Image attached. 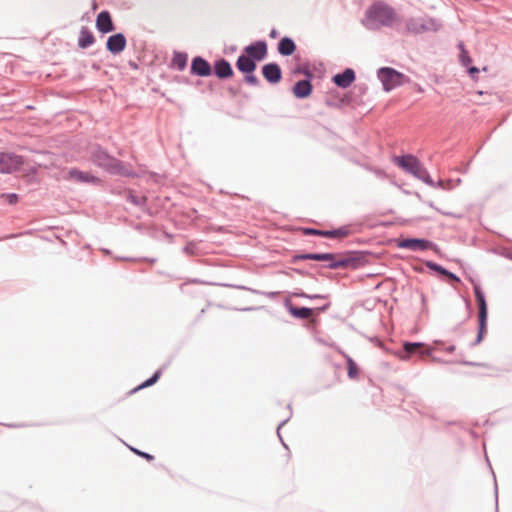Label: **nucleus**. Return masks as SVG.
<instances>
[{"label":"nucleus","mask_w":512,"mask_h":512,"mask_svg":"<svg viewBox=\"0 0 512 512\" xmlns=\"http://www.w3.org/2000/svg\"><path fill=\"white\" fill-rule=\"evenodd\" d=\"M395 10L384 2L372 4L361 19V24L370 31H377L383 27H391L396 21Z\"/></svg>","instance_id":"f257e3e1"},{"label":"nucleus","mask_w":512,"mask_h":512,"mask_svg":"<svg viewBox=\"0 0 512 512\" xmlns=\"http://www.w3.org/2000/svg\"><path fill=\"white\" fill-rule=\"evenodd\" d=\"M91 161L94 165L103 169L111 175L131 176L132 172L126 168L123 163L107 153L99 146L93 147L91 151Z\"/></svg>","instance_id":"f03ea898"},{"label":"nucleus","mask_w":512,"mask_h":512,"mask_svg":"<svg viewBox=\"0 0 512 512\" xmlns=\"http://www.w3.org/2000/svg\"><path fill=\"white\" fill-rule=\"evenodd\" d=\"M299 260L327 261L329 269L357 268L359 259L354 256H339L332 253H307L296 256Z\"/></svg>","instance_id":"7ed1b4c3"},{"label":"nucleus","mask_w":512,"mask_h":512,"mask_svg":"<svg viewBox=\"0 0 512 512\" xmlns=\"http://www.w3.org/2000/svg\"><path fill=\"white\" fill-rule=\"evenodd\" d=\"M394 163L401 167L405 172L413 175L417 179L423 181L429 186H435V182L430 177L426 168L414 155L408 154L404 156L394 157Z\"/></svg>","instance_id":"20e7f679"},{"label":"nucleus","mask_w":512,"mask_h":512,"mask_svg":"<svg viewBox=\"0 0 512 512\" xmlns=\"http://www.w3.org/2000/svg\"><path fill=\"white\" fill-rule=\"evenodd\" d=\"M377 75L385 91H391L392 89L400 86L404 79V75L402 73L389 67L380 68Z\"/></svg>","instance_id":"39448f33"},{"label":"nucleus","mask_w":512,"mask_h":512,"mask_svg":"<svg viewBox=\"0 0 512 512\" xmlns=\"http://www.w3.org/2000/svg\"><path fill=\"white\" fill-rule=\"evenodd\" d=\"M406 27L409 32L420 34L427 31H437L440 25L432 18L415 17L407 21Z\"/></svg>","instance_id":"423d86ee"},{"label":"nucleus","mask_w":512,"mask_h":512,"mask_svg":"<svg viewBox=\"0 0 512 512\" xmlns=\"http://www.w3.org/2000/svg\"><path fill=\"white\" fill-rule=\"evenodd\" d=\"M24 164L23 157L14 153L0 152V173L11 174Z\"/></svg>","instance_id":"0eeeda50"},{"label":"nucleus","mask_w":512,"mask_h":512,"mask_svg":"<svg viewBox=\"0 0 512 512\" xmlns=\"http://www.w3.org/2000/svg\"><path fill=\"white\" fill-rule=\"evenodd\" d=\"M474 294L478 303L479 308V331L478 333L483 334L486 329V321H487V303L479 286H474Z\"/></svg>","instance_id":"6e6552de"},{"label":"nucleus","mask_w":512,"mask_h":512,"mask_svg":"<svg viewBox=\"0 0 512 512\" xmlns=\"http://www.w3.org/2000/svg\"><path fill=\"white\" fill-rule=\"evenodd\" d=\"M433 243L426 239L420 238H405L399 241L398 247L408 249L411 251H425L430 249Z\"/></svg>","instance_id":"1a4fd4ad"},{"label":"nucleus","mask_w":512,"mask_h":512,"mask_svg":"<svg viewBox=\"0 0 512 512\" xmlns=\"http://www.w3.org/2000/svg\"><path fill=\"white\" fill-rule=\"evenodd\" d=\"M190 72L192 75L208 77L212 74V67L206 59L196 56L192 59Z\"/></svg>","instance_id":"9d476101"},{"label":"nucleus","mask_w":512,"mask_h":512,"mask_svg":"<svg viewBox=\"0 0 512 512\" xmlns=\"http://www.w3.org/2000/svg\"><path fill=\"white\" fill-rule=\"evenodd\" d=\"M246 55L255 61L263 60L267 55V43L263 40L256 41L245 47Z\"/></svg>","instance_id":"9b49d317"},{"label":"nucleus","mask_w":512,"mask_h":512,"mask_svg":"<svg viewBox=\"0 0 512 512\" xmlns=\"http://www.w3.org/2000/svg\"><path fill=\"white\" fill-rule=\"evenodd\" d=\"M126 43L125 35L123 33H116L108 37L106 48L112 54H119L125 49Z\"/></svg>","instance_id":"f8f14e48"},{"label":"nucleus","mask_w":512,"mask_h":512,"mask_svg":"<svg viewBox=\"0 0 512 512\" xmlns=\"http://www.w3.org/2000/svg\"><path fill=\"white\" fill-rule=\"evenodd\" d=\"M264 78L271 84L279 83L282 77L281 68L277 63H267L262 67Z\"/></svg>","instance_id":"ddd939ff"},{"label":"nucleus","mask_w":512,"mask_h":512,"mask_svg":"<svg viewBox=\"0 0 512 512\" xmlns=\"http://www.w3.org/2000/svg\"><path fill=\"white\" fill-rule=\"evenodd\" d=\"M96 28L103 34L112 32L115 29L109 12L102 11L98 14L96 19Z\"/></svg>","instance_id":"4468645a"},{"label":"nucleus","mask_w":512,"mask_h":512,"mask_svg":"<svg viewBox=\"0 0 512 512\" xmlns=\"http://www.w3.org/2000/svg\"><path fill=\"white\" fill-rule=\"evenodd\" d=\"M355 80V72L351 68H346L342 73L333 76L332 81L340 88L349 87Z\"/></svg>","instance_id":"2eb2a0df"},{"label":"nucleus","mask_w":512,"mask_h":512,"mask_svg":"<svg viewBox=\"0 0 512 512\" xmlns=\"http://www.w3.org/2000/svg\"><path fill=\"white\" fill-rule=\"evenodd\" d=\"M69 178L80 183H92L97 184L100 179L88 172H83L78 169L72 168L68 172Z\"/></svg>","instance_id":"dca6fc26"},{"label":"nucleus","mask_w":512,"mask_h":512,"mask_svg":"<svg viewBox=\"0 0 512 512\" xmlns=\"http://www.w3.org/2000/svg\"><path fill=\"white\" fill-rule=\"evenodd\" d=\"M312 84L309 78L299 80L293 87V94L296 98L303 99L312 93Z\"/></svg>","instance_id":"f3484780"},{"label":"nucleus","mask_w":512,"mask_h":512,"mask_svg":"<svg viewBox=\"0 0 512 512\" xmlns=\"http://www.w3.org/2000/svg\"><path fill=\"white\" fill-rule=\"evenodd\" d=\"M214 73L220 79H226L233 75V69L226 59H219L214 63Z\"/></svg>","instance_id":"a211bd4d"},{"label":"nucleus","mask_w":512,"mask_h":512,"mask_svg":"<svg viewBox=\"0 0 512 512\" xmlns=\"http://www.w3.org/2000/svg\"><path fill=\"white\" fill-rule=\"evenodd\" d=\"M236 67L245 74L253 73L256 69L255 60L247 55H240L236 61Z\"/></svg>","instance_id":"6ab92c4d"},{"label":"nucleus","mask_w":512,"mask_h":512,"mask_svg":"<svg viewBox=\"0 0 512 512\" xmlns=\"http://www.w3.org/2000/svg\"><path fill=\"white\" fill-rule=\"evenodd\" d=\"M296 50V44L290 37H283L278 43V52L283 56H290Z\"/></svg>","instance_id":"aec40b11"},{"label":"nucleus","mask_w":512,"mask_h":512,"mask_svg":"<svg viewBox=\"0 0 512 512\" xmlns=\"http://www.w3.org/2000/svg\"><path fill=\"white\" fill-rule=\"evenodd\" d=\"M95 42L93 33L87 28L82 27L78 38V46L82 49L88 48Z\"/></svg>","instance_id":"412c9836"},{"label":"nucleus","mask_w":512,"mask_h":512,"mask_svg":"<svg viewBox=\"0 0 512 512\" xmlns=\"http://www.w3.org/2000/svg\"><path fill=\"white\" fill-rule=\"evenodd\" d=\"M423 346L424 344L420 342H405L403 344L404 352L399 353L398 357L401 360H408L410 354L415 353L419 348Z\"/></svg>","instance_id":"4be33fe9"},{"label":"nucleus","mask_w":512,"mask_h":512,"mask_svg":"<svg viewBox=\"0 0 512 512\" xmlns=\"http://www.w3.org/2000/svg\"><path fill=\"white\" fill-rule=\"evenodd\" d=\"M188 56L183 52H174L172 65L179 71H183L187 66Z\"/></svg>","instance_id":"5701e85b"},{"label":"nucleus","mask_w":512,"mask_h":512,"mask_svg":"<svg viewBox=\"0 0 512 512\" xmlns=\"http://www.w3.org/2000/svg\"><path fill=\"white\" fill-rule=\"evenodd\" d=\"M289 312L291 313V315L299 319H307L313 313L311 308L294 306L289 307Z\"/></svg>","instance_id":"b1692460"},{"label":"nucleus","mask_w":512,"mask_h":512,"mask_svg":"<svg viewBox=\"0 0 512 512\" xmlns=\"http://www.w3.org/2000/svg\"><path fill=\"white\" fill-rule=\"evenodd\" d=\"M349 234V230L346 227H340L333 230H323L322 236L328 238L345 237Z\"/></svg>","instance_id":"393cba45"},{"label":"nucleus","mask_w":512,"mask_h":512,"mask_svg":"<svg viewBox=\"0 0 512 512\" xmlns=\"http://www.w3.org/2000/svg\"><path fill=\"white\" fill-rule=\"evenodd\" d=\"M346 361H347V368H348V376L352 379L356 378L358 375V368H357L356 363L349 356H346Z\"/></svg>","instance_id":"a878e982"},{"label":"nucleus","mask_w":512,"mask_h":512,"mask_svg":"<svg viewBox=\"0 0 512 512\" xmlns=\"http://www.w3.org/2000/svg\"><path fill=\"white\" fill-rule=\"evenodd\" d=\"M161 376V370H157L153 376H151L149 379H147L145 382H143L140 386H138L135 390H139V389H142V388H146V387H149V386H152L153 384H155L158 379L160 378Z\"/></svg>","instance_id":"bb28decb"},{"label":"nucleus","mask_w":512,"mask_h":512,"mask_svg":"<svg viewBox=\"0 0 512 512\" xmlns=\"http://www.w3.org/2000/svg\"><path fill=\"white\" fill-rule=\"evenodd\" d=\"M426 266L432 270V271H435L441 275H446L447 273V269H445L444 267H442L441 265L437 264V263H434L432 261H427L426 262Z\"/></svg>","instance_id":"cd10ccee"},{"label":"nucleus","mask_w":512,"mask_h":512,"mask_svg":"<svg viewBox=\"0 0 512 512\" xmlns=\"http://www.w3.org/2000/svg\"><path fill=\"white\" fill-rule=\"evenodd\" d=\"M1 197L5 198L9 204H16L19 199L16 193L2 194Z\"/></svg>","instance_id":"c85d7f7f"},{"label":"nucleus","mask_w":512,"mask_h":512,"mask_svg":"<svg viewBox=\"0 0 512 512\" xmlns=\"http://www.w3.org/2000/svg\"><path fill=\"white\" fill-rule=\"evenodd\" d=\"M245 81L249 85H252V86H258L259 85V80H258V78L253 73L246 74L245 75Z\"/></svg>","instance_id":"c756f323"},{"label":"nucleus","mask_w":512,"mask_h":512,"mask_svg":"<svg viewBox=\"0 0 512 512\" xmlns=\"http://www.w3.org/2000/svg\"><path fill=\"white\" fill-rule=\"evenodd\" d=\"M303 232H304L305 235H318V236H322L323 230H318V229H314V228H305L303 230Z\"/></svg>","instance_id":"7c9ffc66"},{"label":"nucleus","mask_w":512,"mask_h":512,"mask_svg":"<svg viewBox=\"0 0 512 512\" xmlns=\"http://www.w3.org/2000/svg\"><path fill=\"white\" fill-rule=\"evenodd\" d=\"M460 60L463 66L468 67V65L471 63V58L465 53L464 50H462V54L460 56Z\"/></svg>","instance_id":"2f4dec72"},{"label":"nucleus","mask_w":512,"mask_h":512,"mask_svg":"<svg viewBox=\"0 0 512 512\" xmlns=\"http://www.w3.org/2000/svg\"><path fill=\"white\" fill-rule=\"evenodd\" d=\"M131 450L136 453L137 455H140L141 457L146 458L147 460H152L154 457L146 452H141L135 448H131Z\"/></svg>","instance_id":"473e14b6"},{"label":"nucleus","mask_w":512,"mask_h":512,"mask_svg":"<svg viewBox=\"0 0 512 512\" xmlns=\"http://www.w3.org/2000/svg\"><path fill=\"white\" fill-rule=\"evenodd\" d=\"M294 73H304L308 78L311 77V72L308 69H301L300 67L295 69Z\"/></svg>","instance_id":"72a5a7b5"},{"label":"nucleus","mask_w":512,"mask_h":512,"mask_svg":"<svg viewBox=\"0 0 512 512\" xmlns=\"http://www.w3.org/2000/svg\"><path fill=\"white\" fill-rule=\"evenodd\" d=\"M446 277L450 278L453 281L460 282V278L456 276L454 273L447 270V273L445 275Z\"/></svg>","instance_id":"f704fd0d"},{"label":"nucleus","mask_w":512,"mask_h":512,"mask_svg":"<svg viewBox=\"0 0 512 512\" xmlns=\"http://www.w3.org/2000/svg\"><path fill=\"white\" fill-rule=\"evenodd\" d=\"M479 72V69L475 66L468 67V73L471 75L472 78H474L475 74Z\"/></svg>","instance_id":"c9c22d12"},{"label":"nucleus","mask_w":512,"mask_h":512,"mask_svg":"<svg viewBox=\"0 0 512 512\" xmlns=\"http://www.w3.org/2000/svg\"><path fill=\"white\" fill-rule=\"evenodd\" d=\"M287 421H288V419L283 420V421L278 425V427H277V434H278V436H279V438H280V440H281V442H282V443H284V442H283V440H282V438H281V435H280V429H281V427H282V426H284V425L287 423ZM283 445L286 447V445H285V444H283Z\"/></svg>","instance_id":"e433bc0d"},{"label":"nucleus","mask_w":512,"mask_h":512,"mask_svg":"<svg viewBox=\"0 0 512 512\" xmlns=\"http://www.w3.org/2000/svg\"><path fill=\"white\" fill-rule=\"evenodd\" d=\"M130 201L132 203H134L135 205H140L141 204V199L138 198L137 196H134V195H130L129 197Z\"/></svg>","instance_id":"4c0bfd02"},{"label":"nucleus","mask_w":512,"mask_h":512,"mask_svg":"<svg viewBox=\"0 0 512 512\" xmlns=\"http://www.w3.org/2000/svg\"><path fill=\"white\" fill-rule=\"evenodd\" d=\"M269 36L273 39L277 38L279 36V33L276 29H271L270 33H269Z\"/></svg>","instance_id":"58836bf2"},{"label":"nucleus","mask_w":512,"mask_h":512,"mask_svg":"<svg viewBox=\"0 0 512 512\" xmlns=\"http://www.w3.org/2000/svg\"><path fill=\"white\" fill-rule=\"evenodd\" d=\"M482 338H483V334L478 333L477 338H476L475 342L473 343V345L480 343L482 341Z\"/></svg>","instance_id":"ea45409f"},{"label":"nucleus","mask_w":512,"mask_h":512,"mask_svg":"<svg viewBox=\"0 0 512 512\" xmlns=\"http://www.w3.org/2000/svg\"><path fill=\"white\" fill-rule=\"evenodd\" d=\"M434 187H439V188H442V189H445V185H444V182L442 180H439L437 183H435V186Z\"/></svg>","instance_id":"a19ab883"},{"label":"nucleus","mask_w":512,"mask_h":512,"mask_svg":"<svg viewBox=\"0 0 512 512\" xmlns=\"http://www.w3.org/2000/svg\"><path fill=\"white\" fill-rule=\"evenodd\" d=\"M422 356H429L431 354V349L423 350L420 352Z\"/></svg>","instance_id":"79ce46f5"},{"label":"nucleus","mask_w":512,"mask_h":512,"mask_svg":"<svg viewBox=\"0 0 512 512\" xmlns=\"http://www.w3.org/2000/svg\"><path fill=\"white\" fill-rule=\"evenodd\" d=\"M455 350V346L454 345H451L449 347L446 348V352L447 353H453Z\"/></svg>","instance_id":"37998d69"},{"label":"nucleus","mask_w":512,"mask_h":512,"mask_svg":"<svg viewBox=\"0 0 512 512\" xmlns=\"http://www.w3.org/2000/svg\"><path fill=\"white\" fill-rule=\"evenodd\" d=\"M321 297L320 295H314V296H311L310 298H319Z\"/></svg>","instance_id":"c03bdc74"},{"label":"nucleus","mask_w":512,"mask_h":512,"mask_svg":"<svg viewBox=\"0 0 512 512\" xmlns=\"http://www.w3.org/2000/svg\"><path fill=\"white\" fill-rule=\"evenodd\" d=\"M497 491H498V488H497V484L495 483V494L497 495Z\"/></svg>","instance_id":"a18cd8bd"},{"label":"nucleus","mask_w":512,"mask_h":512,"mask_svg":"<svg viewBox=\"0 0 512 512\" xmlns=\"http://www.w3.org/2000/svg\"><path fill=\"white\" fill-rule=\"evenodd\" d=\"M429 206H430L431 208H434V205H433V203H432V202H430V203H429Z\"/></svg>","instance_id":"49530a36"}]
</instances>
